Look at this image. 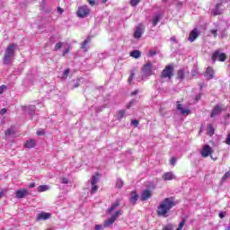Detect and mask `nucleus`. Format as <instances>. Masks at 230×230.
Wrapping results in <instances>:
<instances>
[{
    "mask_svg": "<svg viewBox=\"0 0 230 230\" xmlns=\"http://www.w3.org/2000/svg\"><path fill=\"white\" fill-rule=\"evenodd\" d=\"M175 206V199L173 198H165L157 208L158 217H168V212Z\"/></svg>",
    "mask_w": 230,
    "mask_h": 230,
    "instance_id": "f257e3e1",
    "label": "nucleus"
},
{
    "mask_svg": "<svg viewBox=\"0 0 230 230\" xmlns=\"http://www.w3.org/2000/svg\"><path fill=\"white\" fill-rule=\"evenodd\" d=\"M15 44H10L5 49V53L4 56V64L8 65L12 63V59L15 56Z\"/></svg>",
    "mask_w": 230,
    "mask_h": 230,
    "instance_id": "f03ea898",
    "label": "nucleus"
},
{
    "mask_svg": "<svg viewBox=\"0 0 230 230\" xmlns=\"http://www.w3.org/2000/svg\"><path fill=\"white\" fill-rule=\"evenodd\" d=\"M154 75V66L151 62H147L142 68L141 71V80H146L148 76Z\"/></svg>",
    "mask_w": 230,
    "mask_h": 230,
    "instance_id": "7ed1b4c3",
    "label": "nucleus"
},
{
    "mask_svg": "<svg viewBox=\"0 0 230 230\" xmlns=\"http://www.w3.org/2000/svg\"><path fill=\"white\" fill-rule=\"evenodd\" d=\"M123 215V210H116L112 215L111 218L107 219L104 221L103 227H110V226H112L114 222L118 219L119 217H121Z\"/></svg>",
    "mask_w": 230,
    "mask_h": 230,
    "instance_id": "20e7f679",
    "label": "nucleus"
},
{
    "mask_svg": "<svg viewBox=\"0 0 230 230\" xmlns=\"http://www.w3.org/2000/svg\"><path fill=\"white\" fill-rule=\"evenodd\" d=\"M98 182H100V175L98 173L92 176L88 184H91V192L96 193L98 191Z\"/></svg>",
    "mask_w": 230,
    "mask_h": 230,
    "instance_id": "39448f33",
    "label": "nucleus"
},
{
    "mask_svg": "<svg viewBox=\"0 0 230 230\" xmlns=\"http://www.w3.org/2000/svg\"><path fill=\"white\" fill-rule=\"evenodd\" d=\"M91 13V8L87 5H82L78 7V10L76 12L77 17L80 19H85Z\"/></svg>",
    "mask_w": 230,
    "mask_h": 230,
    "instance_id": "423d86ee",
    "label": "nucleus"
},
{
    "mask_svg": "<svg viewBox=\"0 0 230 230\" xmlns=\"http://www.w3.org/2000/svg\"><path fill=\"white\" fill-rule=\"evenodd\" d=\"M224 111H226V107H224V104H217L216 106H214L211 111L210 118H216V116H220V114H222Z\"/></svg>",
    "mask_w": 230,
    "mask_h": 230,
    "instance_id": "0eeeda50",
    "label": "nucleus"
},
{
    "mask_svg": "<svg viewBox=\"0 0 230 230\" xmlns=\"http://www.w3.org/2000/svg\"><path fill=\"white\" fill-rule=\"evenodd\" d=\"M173 76V66H167L162 71L161 78H172Z\"/></svg>",
    "mask_w": 230,
    "mask_h": 230,
    "instance_id": "6e6552de",
    "label": "nucleus"
},
{
    "mask_svg": "<svg viewBox=\"0 0 230 230\" xmlns=\"http://www.w3.org/2000/svg\"><path fill=\"white\" fill-rule=\"evenodd\" d=\"M226 53L220 52V50H217L212 55V60L213 62H217V60H219V62H226Z\"/></svg>",
    "mask_w": 230,
    "mask_h": 230,
    "instance_id": "1a4fd4ad",
    "label": "nucleus"
},
{
    "mask_svg": "<svg viewBox=\"0 0 230 230\" xmlns=\"http://www.w3.org/2000/svg\"><path fill=\"white\" fill-rule=\"evenodd\" d=\"M211 154H213V148L208 145L204 146L200 152L201 157H209Z\"/></svg>",
    "mask_w": 230,
    "mask_h": 230,
    "instance_id": "9d476101",
    "label": "nucleus"
},
{
    "mask_svg": "<svg viewBox=\"0 0 230 230\" xmlns=\"http://www.w3.org/2000/svg\"><path fill=\"white\" fill-rule=\"evenodd\" d=\"M51 218V214L47 212H40L37 215L36 220L37 222H40V220H49Z\"/></svg>",
    "mask_w": 230,
    "mask_h": 230,
    "instance_id": "9b49d317",
    "label": "nucleus"
},
{
    "mask_svg": "<svg viewBox=\"0 0 230 230\" xmlns=\"http://www.w3.org/2000/svg\"><path fill=\"white\" fill-rule=\"evenodd\" d=\"M16 199H24V197H28L30 195V191L26 189L18 190L15 192Z\"/></svg>",
    "mask_w": 230,
    "mask_h": 230,
    "instance_id": "f8f14e48",
    "label": "nucleus"
},
{
    "mask_svg": "<svg viewBox=\"0 0 230 230\" xmlns=\"http://www.w3.org/2000/svg\"><path fill=\"white\" fill-rule=\"evenodd\" d=\"M145 33V30L143 29V25H138L135 29L134 38L135 39H141V36Z\"/></svg>",
    "mask_w": 230,
    "mask_h": 230,
    "instance_id": "ddd939ff",
    "label": "nucleus"
},
{
    "mask_svg": "<svg viewBox=\"0 0 230 230\" xmlns=\"http://www.w3.org/2000/svg\"><path fill=\"white\" fill-rule=\"evenodd\" d=\"M224 4H217L214 9H212V14L214 15H220L224 12Z\"/></svg>",
    "mask_w": 230,
    "mask_h": 230,
    "instance_id": "4468645a",
    "label": "nucleus"
},
{
    "mask_svg": "<svg viewBox=\"0 0 230 230\" xmlns=\"http://www.w3.org/2000/svg\"><path fill=\"white\" fill-rule=\"evenodd\" d=\"M118 208H119V199H117V200L111 205V207L107 210L106 214H107V215H112V213H114V211H116V209H118Z\"/></svg>",
    "mask_w": 230,
    "mask_h": 230,
    "instance_id": "2eb2a0df",
    "label": "nucleus"
},
{
    "mask_svg": "<svg viewBox=\"0 0 230 230\" xmlns=\"http://www.w3.org/2000/svg\"><path fill=\"white\" fill-rule=\"evenodd\" d=\"M150 197H152V190H145L142 191V194H141L142 201L148 200V199H150Z\"/></svg>",
    "mask_w": 230,
    "mask_h": 230,
    "instance_id": "dca6fc26",
    "label": "nucleus"
},
{
    "mask_svg": "<svg viewBox=\"0 0 230 230\" xmlns=\"http://www.w3.org/2000/svg\"><path fill=\"white\" fill-rule=\"evenodd\" d=\"M205 76H206L207 80H211L215 76V71L213 70V68H211V66H208L207 68Z\"/></svg>",
    "mask_w": 230,
    "mask_h": 230,
    "instance_id": "f3484780",
    "label": "nucleus"
},
{
    "mask_svg": "<svg viewBox=\"0 0 230 230\" xmlns=\"http://www.w3.org/2000/svg\"><path fill=\"white\" fill-rule=\"evenodd\" d=\"M24 112H26L27 114H34L36 108L35 105H28V106H23L22 107Z\"/></svg>",
    "mask_w": 230,
    "mask_h": 230,
    "instance_id": "a211bd4d",
    "label": "nucleus"
},
{
    "mask_svg": "<svg viewBox=\"0 0 230 230\" xmlns=\"http://www.w3.org/2000/svg\"><path fill=\"white\" fill-rule=\"evenodd\" d=\"M138 199H139V195H137V192H136V190L131 191L130 197H129V200L131 204H136Z\"/></svg>",
    "mask_w": 230,
    "mask_h": 230,
    "instance_id": "6ab92c4d",
    "label": "nucleus"
},
{
    "mask_svg": "<svg viewBox=\"0 0 230 230\" xmlns=\"http://www.w3.org/2000/svg\"><path fill=\"white\" fill-rule=\"evenodd\" d=\"M35 145H37V141H35V139H29L25 142L24 147L25 148H35Z\"/></svg>",
    "mask_w": 230,
    "mask_h": 230,
    "instance_id": "aec40b11",
    "label": "nucleus"
},
{
    "mask_svg": "<svg viewBox=\"0 0 230 230\" xmlns=\"http://www.w3.org/2000/svg\"><path fill=\"white\" fill-rule=\"evenodd\" d=\"M163 179L164 181H173V179H175V174H173V172H165L163 175Z\"/></svg>",
    "mask_w": 230,
    "mask_h": 230,
    "instance_id": "412c9836",
    "label": "nucleus"
},
{
    "mask_svg": "<svg viewBox=\"0 0 230 230\" xmlns=\"http://www.w3.org/2000/svg\"><path fill=\"white\" fill-rule=\"evenodd\" d=\"M162 17H163V14H161V13H156L153 17V26H157V24L159 23V21H161Z\"/></svg>",
    "mask_w": 230,
    "mask_h": 230,
    "instance_id": "4be33fe9",
    "label": "nucleus"
},
{
    "mask_svg": "<svg viewBox=\"0 0 230 230\" xmlns=\"http://www.w3.org/2000/svg\"><path fill=\"white\" fill-rule=\"evenodd\" d=\"M197 37H199V33L197 32V29H194L190 33V36H189L190 42H193L195 40V39H197Z\"/></svg>",
    "mask_w": 230,
    "mask_h": 230,
    "instance_id": "5701e85b",
    "label": "nucleus"
},
{
    "mask_svg": "<svg viewBox=\"0 0 230 230\" xmlns=\"http://www.w3.org/2000/svg\"><path fill=\"white\" fill-rule=\"evenodd\" d=\"M177 110L181 111V114H190V110L182 108V104H177Z\"/></svg>",
    "mask_w": 230,
    "mask_h": 230,
    "instance_id": "b1692460",
    "label": "nucleus"
},
{
    "mask_svg": "<svg viewBox=\"0 0 230 230\" xmlns=\"http://www.w3.org/2000/svg\"><path fill=\"white\" fill-rule=\"evenodd\" d=\"M49 185H40L38 188H37V191L39 193H43V191H49Z\"/></svg>",
    "mask_w": 230,
    "mask_h": 230,
    "instance_id": "393cba45",
    "label": "nucleus"
},
{
    "mask_svg": "<svg viewBox=\"0 0 230 230\" xmlns=\"http://www.w3.org/2000/svg\"><path fill=\"white\" fill-rule=\"evenodd\" d=\"M130 57L133 58H139L141 57V52L139 50H133L130 52Z\"/></svg>",
    "mask_w": 230,
    "mask_h": 230,
    "instance_id": "a878e982",
    "label": "nucleus"
},
{
    "mask_svg": "<svg viewBox=\"0 0 230 230\" xmlns=\"http://www.w3.org/2000/svg\"><path fill=\"white\" fill-rule=\"evenodd\" d=\"M117 119H123L125 118V110H120L116 114Z\"/></svg>",
    "mask_w": 230,
    "mask_h": 230,
    "instance_id": "bb28decb",
    "label": "nucleus"
},
{
    "mask_svg": "<svg viewBox=\"0 0 230 230\" xmlns=\"http://www.w3.org/2000/svg\"><path fill=\"white\" fill-rule=\"evenodd\" d=\"M91 42V38H86L83 44H82V49H84V51H87V44Z\"/></svg>",
    "mask_w": 230,
    "mask_h": 230,
    "instance_id": "cd10ccee",
    "label": "nucleus"
},
{
    "mask_svg": "<svg viewBox=\"0 0 230 230\" xmlns=\"http://www.w3.org/2000/svg\"><path fill=\"white\" fill-rule=\"evenodd\" d=\"M207 128L208 136H213V134H215V128H213L212 124H208Z\"/></svg>",
    "mask_w": 230,
    "mask_h": 230,
    "instance_id": "c85d7f7f",
    "label": "nucleus"
},
{
    "mask_svg": "<svg viewBox=\"0 0 230 230\" xmlns=\"http://www.w3.org/2000/svg\"><path fill=\"white\" fill-rule=\"evenodd\" d=\"M69 72H70L69 68L65 69V71L63 72V75H62L61 78H62L63 80L67 79V76H69Z\"/></svg>",
    "mask_w": 230,
    "mask_h": 230,
    "instance_id": "c756f323",
    "label": "nucleus"
},
{
    "mask_svg": "<svg viewBox=\"0 0 230 230\" xmlns=\"http://www.w3.org/2000/svg\"><path fill=\"white\" fill-rule=\"evenodd\" d=\"M135 77H136V74L134 72H131L129 77L128 78V84H132V81L134 80Z\"/></svg>",
    "mask_w": 230,
    "mask_h": 230,
    "instance_id": "7c9ffc66",
    "label": "nucleus"
},
{
    "mask_svg": "<svg viewBox=\"0 0 230 230\" xmlns=\"http://www.w3.org/2000/svg\"><path fill=\"white\" fill-rule=\"evenodd\" d=\"M116 186H117V188H119V189L123 188V180L118 179V180H117V182H116Z\"/></svg>",
    "mask_w": 230,
    "mask_h": 230,
    "instance_id": "2f4dec72",
    "label": "nucleus"
},
{
    "mask_svg": "<svg viewBox=\"0 0 230 230\" xmlns=\"http://www.w3.org/2000/svg\"><path fill=\"white\" fill-rule=\"evenodd\" d=\"M185 224H186V219H182V221L179 224V226L176 230H182Z\"/></svg>",
    "mask_w": 230,
    "mask_h": 230,
    "instance_id": "473e14b6",
    "label": "nucleus"
},
{
    "mask_svg": "<svg viewBox=\"0 0 230 230\" xmlns=\"http://www.w3.org/2000/svg\"><path fill=\"white\" fill-rule=\"evenodd\" d=\"M229 177H230V172H226L224 174V176L222 177V182L227 181V179H229Z\"/></svg>",
    "mask_w": 230,
    "mask_h": 230,
    "instance_id": "72a5a7b5",
    "label": "nucleus"
},
{
    "mask_svg": "<svg viewBox=\"0 0 230 230\" xmlns=\"http://www.w3.org/2000/svg\"><path fill=\"white\" fill-rule=\"evenodd\" d=\"M178 78L180 80H182V78H184V71H182V70L178 71Z\"/></svg>",
    "mask_w": 230,
    "mask_h": 230,
    "instance_id": "f704fd0d",
    "label": "nucleus"
},
{
    "mask_svg": "<svg viewBox=\"0 0 230 230\" xmlns=\"http://www.w3.org/2000/svg\"><path fill=\"white\" fill-rule=\"evenodd\" d=\"M131 6H137L139 4V0H130Z\"/></svg>",
    "mask_w": 230,
    "mask_h": 230,
    "instance_id": "c9c22d12",
    "label": "nucleus"
},
{
    "mask_svg": "<svg viewBox=\"0 0 230 230\" xmlns=\"http://www.w3.org/2000/svg\"><path fill=\"white\" fill-rule=\"evenodd\" d=\"M163 230H173V225L169 224L167 226H165Z\"/></svg>",
    "mask_w": 230,
    "mask_h": 230,
    "instance_id": "e433bc0d",
    "label": "nucleus"
},
{
    "mask_svg": "<svg viewBox=\"0 0 230 230\" xmlns=\"http://www.w3.org/2000/svg\"><path fill=\"white\" fill-rule=\"evenodd\" d=\"M12 134H13V129H12V128H8L5 131V136H12Z\"/></svg>",
    "mask_w": 230,
    "mask_h": 230,
    "instance_id": "4c0bfd02",
    "label": "nucleus"
},
{
    "mask_svg": "<svg viewBox=\"0 0 230 230\" xmlns=\"http://www.w3.org/2000/svg\"><path fill=\"white\" fill-rule=\"evenodd\" d=\"M69 183V180L66 177L61 179V184H68Z\"/></svg>",
    "mask_w": 230,
    "mask_h": 230,
    "instance_id": "58836bf2",
    "label": "nucleus"
},
{
    "mask_svg": "<svg viewBox=\"0 0 230 230\" xmlns=\"http://www.w3.org/2000/svg\"><path fill=\"white\" fill-rule=\"evenodd\" d=\"M90 6H94L96 4V0H86Z\"/></svg>",
    "mask_w": 230,
    "mask_h": 230,
    "instance_id": "ea45409f",
    "label": "nucleus"
},
{
    "mask_svg": "<svg viewBox=\"0 0 230 230\" xmlns=\"http://www.w3.org/2000/svg\"><path fill=\"white\" fill-rule=\"evenodd\" d=\"M131 125H133L134 127H137V125H139V120L137 119H133L131 121Z\"/></svg>",
    "mask_w": 230,
    "mask_h": 230,
    "instance_id": "a19ab883",
    "label": "nucleus"
},
{
    "mask_svg": "<svg viewBox=\"0 0 230 230\" xmlns=\"http://www.w3.org/2000/svg\"><path fill=\"white\" fill-rule=\"evenodd\" d=\"M175 163H177V159H175V157H172L170 161V164H172V166H175Z\"/></svg>",
    "mask_w": 230,
    "mask_h": 230,
    "instance_id": "79ce46f5",
    "label": "nucleus"
},
{
    "mask_svg": "<svg viewBox=\"0 0 230 230\" xmlns=\"http://www.w3.org/2000/svg\"><path fill=\"white\" fill-rule=\"evenodd\" d=\"M63 44L64 43H62V42L57 43L56 46H55V49H60V48H62Z\"/></svg>",
    "mask_w": 230,
    "mask_h": 230,
    "instance_id": "37998d69",
    "label": "nucleus"
},
{
    "mask_svg": "<svg viewBox=\"0 0 230 230\" xmlns=\"http://www.w3.org/2000/svg\"><path fill=\"white\" fill-rule=\"evenodd\" d=\"M157 55V52L155 50H149V57H155Z\"/></svg>",
    "mask_w": 230,
    "mask_h": 230,
    "instance_id": "c03bdc74",
    "label": "nucleus"
},
{
    "mask_svg": "<svg viewBox=\"0 0 230 230\" xmlns=\"http://www.w3.org/2000/svg\"><path fill=\"white\" fill-rule=\"evenodd\" d=\"M134 103H136V101H130L128 102V104L127 105V109H130V107H132V105H134Z\"/></svg>",
    "mask_w": 230,
    "mask_h": 230,
    "instance_id": "a18cd8bd",
    "label": "nucleus"
},
{
    "mask_svg": "<svg viewBox=\"0 0 230 230\" xmlns=\"http://www.w3.org/2000/svg\"><path fill=\"white\" fill-rule=\"evenodd\" d=\"M6 89L5 85H2L0 86V94H3V93H4V90Z\"/></svg>",
    "mask_w": 230,
    "mask_h": 230,
    "instance_id": "49530a36",
    "label": "nucleus"
},
{
    "mask_svg": "<svg viewBox=\"0 0 230 230\" xmlns=\"http://www.w3.org/2000/svg\"><path fill=\"white\" fill-rule=\"evenodd\" d=\"M44 134H46V133L44 132V130H38V131H37V136H44Z\"/></svg>",
    "mask_w": 230,
    "mask_h": 230,
    "instance_id": "de8ad7c7",
    "label": "nucleus"
},
{
    "mask_svg": "<svg viewBox=\"0 0 230 230\" xmlns=\"http://www.w3.org/2000/svg\"><path fill=\"white\" fill-rule=\"evenodd\" d=\"M58 13L62 15V13H64V9H62V7H58Z\"/></svg>",
    "mask_w": 230,
    "mask_h": 230,
    "instance_id": "09e8293b",
    "label": "nucleus"
},
{
    "mask_svg": "<svg viewBox=\"0 0 230 230\" xmlns=\"http://www.w3.org/2000/svg\"><path fill=\"white\" fill-rule=\"evenodd\" d=\"M103 226L102 225H96L95 226V230H102Z\"/></svg>",
    "mask_w": 230,
    "mask_h": 230,
    "instance_id": "8fccbe9b",
    "label": "nucleus"
},
{
    "mask_svg": "<svg viewBox=\"0 0 230 230\" xmlns=\"http://www.w3.org/2000/svg\"><path fill=\"white\" fill-rule=\"evenodd\" d=\"M67 53H69V48L65 49L63 50V56L67 55Z\"/></svg>",
    "mask_w": 230,
    "mask_h": 230,
    "instance_id": "3c124183",
    "label": "nucleus"
},
{
    "mask_svg": "<svg viewBox=\"0 0 230 230\" xmlns=\"http://www.w3.org/2000/svg\"><path fill=\"white\" fill-rule=\"evenodd\" d=\"M28 188H30V189L35 188V182L29 183Z\"/></svg>",
    "mask_w": 230,
    "mask_h": 230,
    "instance_id": "603ef678",
    "label": "nucleus"
},
{
    "mask_svg": "<svg viewBox=\"0 0 230 230\" xmlns=\"http://www.w3.org/2000/svg\"><path fill=\"white\" fill-rule=\"evenodd\" d=\"M224 217H226V212H220L219 218H224Z\"/></svg>",
    "mask_w": 230,
    "mask_h": 230,
    "instance_id": "864d4df0",
    "label": "nucleus"
},
{
    "mask_svg": "<svg viewBox=\"0 0 230 230\" xmlns=\"http://www.w3.org/2000/svg\"><path fill=\"white\" fill-rule=\"evenodd\" d=\"M139 92L137 90H135L131 93V96H136Z\"/></svg>",
    "mask_w": 230,
    "mask_h": 230,
    "instance_id": "5fc2aeb1",
    "label": "nucleus"
},
{
    "mask_svg": "<svg viewBox=\"0 0 230 230\" xmlns=\"http://www.w3.org/2000/svg\"><path fill=\"white\" fill-rule=\"evenodd\" d=\"M171 40L172 42H177V39L175 38V36L171 37Z\"/></svg>",
    "mask_w": 230,
    "mask_h": 230,
    "instance_id": "6e6d98bb",
    "label": "nucleus"
},
{
    "mask_svg": "<svg viewBox=\"0 0 230 230\" xmlns=\"http://www.w3.org/2000/svg\"><path fill=\"white\" fill-rule=\"evenodd\" d=\"M0 114H6V109H2L1 111H0Z\"/></svg>",
    "mask_w": 230,
    "mask_h": 230,
    "instance_id": "4d7b16f0",
    "label": "nucleus"
},
{
    "mask_svg": "<svg viewBox=\"0 0 230 230\" xmlns=\"http://www.w3.org/2000/svg\"><path fill=\"white\" fill-rule=\"evenodd\" d=\"M200 97H201L200 94L196 95V102H199V100H200Z\"/></svg>",
    "mask_w": 230,
    "mask_h": 230,
    "instance_id": "13d9d810",
    "label": "nucleus"
},
{
    "mask_svg": "<svg viewBox=\"0 0 230 230\" xmlns=\"http://www.w3.org/2000/svg\"><path fill=\"white\" fill-rule=\"evenodd\" d=\"M214 37H217V30L212 31Z\"/></svg>",
    "mask_w": 230,
    "mask_h": 230,
    "instance_id": "bf43d9fd",
    "label": "nucleus"
},
{
    "mask_svg": "<svg viewBox=\"0 0 230 230\" xmlns=\"http://www.w3.org/2000/svg\"><path fill=\"white\" fill-rule=\"evenodd\" d=\"M4 197V192H0V199H3Z\"/></svg>",
    "mask_w": 230,
    "mask_h": 230,
    "instance_id": "052dcab7",
    "label": "nucleus"
},
{
    "mask_svg": "<svg viewBox=\"0 0 230 230\" xmlns=\"http://www.w3.org/2000/svg\"><path fill=\"white\" fill-rule=\"evenodd\" d=\"M108 0H102V3L105 4Z\"/></svg>",
    "mask_w": 230,
    "mask_h": 230,
    "instance_id": "680f3d73",
    "label": "nucleus"
},
{
    "mask_svg": "<svg viewBox=\"0 0 230 230\" xmlns=\"http://www.w3.org/2000/svg\"><path fill=\"white\" fill-rule=\"evenodd\" d=\"M211 159H213L214 161H217V158H213V156H210Z\"/></svg>",
    "mask_w": 230,
    "mask_h": 230,
    "instance_id": "e2e57ef3",
    "label": "nucleus"
},
{
    "mask_svg": "<svg viewBox=\"0 0 230 230\" xmlns=\"http://www.w3.org/2000/svg\"><path fill=\"white\" fill-rule=\"evenodd\" d=\"M42 3H43V4H46V0H43Z\"/></svg>",
    "mask_w": 230,
    "mask_h": 230,
    "instance_id": "0e129e2a",
    "label": "nucleus"
},
{
    "mask_svg": "<svg viewBox=\"0 0 230 230\" xmlns=\"http://www.w3.org/2000/svg\"><path fill=\"white\" fill-rule=\"evenodd\" d=\"M228 230H230V226H228Z\"/></svg>",
    "mask_w": 230,
    "mask_h": 230,
    "instance_id": "69168bd1",
    "label": "nucleus"
},
{
    "mask_svg": "<svg viewBox=\"0 0 230 230\" xmlns=\"http://www.w3.org/2000/svg\"><path fill=\"white\" fill-rule=\"evenodd\" d=\"M229 116H230V115L228 114L227 117L229 118Z\"/></svg>",
    "mask_w": 230,
    "mask_h": 230,
    "instance_id": "338daca9",
    "label": "nucleus"
}]
</instances>
